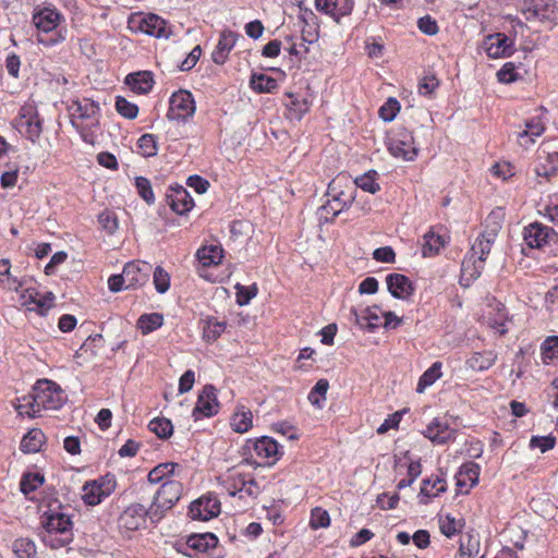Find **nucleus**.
I'll return each instance as SVG.
<instances>
[{"instance_id":"obj_1","label":"nucleus","mask_w":558,"mask_h":558,"mask_svg":"<svg viewBox=\"0 0 558 558\" xmlns=\"http://www.w3.org/2000/svg\"><path fill=\"white\" fill-rule=\"evenodd\" d=\"M66 400V395L54 381L40 379L31 395L19 399L16 411L20 415L36 417L43 410H58Z\"/></svg>"},{"instance_id":"obj_2","label":"nucleus","mask_w":558,"mask_h":558,"mask_svg":"<svg viewBox=\"0 0 558 558\" xmlns=\"http://www.w3.org/2000/svg\"><path fill=\"white\" fill-rule=\"evenodd\" d=\"M247 463L243 460L238 465L227 470L217 477L219 485L226 489L230 496L239 495L240 498H256L260 488L255 478L244 471Z\"/></svg>"},{"instance_id":"obj_3","label":"nucleus","mask_w":558,"mask_h":558,"mask_svg":"<svg viewBox=\"0 0 558 558\" xmlns=\"http://www.w3.org/2000/svg\"><path fill=\"white\" fill-rule=\"evenodd\" d=\"M43 524L46 530L43 541L52 549L62 548L72 542L73 523L69 514L61 511L46 512Z\"/></svg>"},{"instance_id":"obj_4","label":"nucleus","mask_w":558,"mask_h":558,"mask_svg":"<svg viewBox=\"0 0 558 558\" xmlns=\"http://www.w3.org/2000/svg\"><path fill=\"white\" fill-rule=\"evenodd\" d=\"M63 21V15L54 8L44 7L35 11L33 14V23L36 28L43 33H50L54 31L53 36L49 39L38 36V44L47 47L62 43L65 39V32L58 29V27Z\"/></svg>"},{"instance_id":"obj_5","label":"nucleus","mask_w":558,"mask_h":558,"mask_svg":"<svg viewBox=\"0 0 558 558\" xmlns=\"http://www.w3.org/2000/svg\"><path fill=\"white\" fill-rule=\"evenodd\" d=\"M244 450L251 456L244 461L250 465L274 464L281 456L279 445L270 437L264 436L254 441L248 440Z\"/></svg>"},{"instance_id":"obj_6","label":"nucleus","mask_w":558,"mask_h":558,"mask_svg":"<svg viewBox=\"0 0 558 558\" xmlns=\"http://www.w3.org/2000/svg\"><path fill=\"white\" fill-rule=\"evenodd\" d=\"M182 485L178 481H166L161 484L150 505V520L158 522L180 499Z\"/></svg>"},{"instance_id":"obj_7","label":"nucleus","mask_w":558,"mask_h":558,"mask_svg":"<svg viewBox=\"0 0 558 558\" xmlns=\"http://www.w3.org/2000/svg\"><path fill=\"white\" fill-rule=\"evenodd\" d=\"M14 128L27 140L36 143L43 132V125L34 105L26 104L20 109Z\"/></svg>"},{"instance_id":"obj_8","label":"nucleus","mask_w":558,"mask_h":558,"mask_svg":"<svg viewBox=\"0 0 558 558\" xmlns=\"http://www.w3.org/2000/svg\"><path fill=\"white\" fill-rule=\"evenodd\" d=\"M521 11L527 21L558 23V4L555 0H523Z\"/></svg>"},{"instance_id":"obj_9","label":"nucleus","mask_w":558,"mask_h":558,"mask_svg":"<svg viewBox=\"0 0 558 558\" xmlns=\"http://www.w3.org/2000/svg\"><path fill=\"white\" fill-rule=\"evenodd\" d=\"M388 150L392 156L408 161L414 160L418 153L414 136L407 129H399L389 137Z\"/></svg>"},{"instance_id":"obj_10","label":"nucleus","mask_w":558,"mask_h":558,"mask_svg":"<svg viewBox=\"0 0 558 558\" xmlns=\"http://www.w3.org/2000/svg\"><path fill=\"white\" fill-rule=\"evenodd\" d=\"M117 483L113 476H105L96 481L87 482L83 486L82 498L89 506L99 505L116 489Z\"/></svg>"},{"instance_id":"obj_11","label":"nucleus","mask_w":558,"mask_h":558,"mask_svg":"<svg viewBox=\"0 0 558 558\" xmlns=\"http://www.w3.org/2000/svg\"><path fill=\"white\" fill-rule=\"evenodd\" d=\"M196 105L193 95L189 90L180 89L172 94L167 117L170 120H186L195 113Z\"/></svg>"},{"instance_id":"obj_12","label":"nucleus","mask_w":558,"mask_h":558,"mask_svg":"<svg viewBox=\"0 0 558 558\" xmlns=\"http://www.w3.org/2000/svg\"><path fill=\"white\" fill-rule=\"evenodd\" d=\"M149 511L150 507L146 509L141 504L130 505L119 517V529L125 532H134L141 529L145 524L146 518L150 519Z\"/></svg>"},{"instance_id":"obj_13","label":"nucleus","mask_w":558,"mask_h":558,"mask_svg":"<svg viewBox=\"0 0 558 558\" xmlns=\"http://www.w3.org/2000/svg\"><path fill=\"white\" fill-rule=\"evenodd\" d=\"M513 46V40L504 33L488 35L482 44L487 56L493 59L510 57L514 51Z\"/></svg>"},{"instance_id":"obj_14","label":"nucleus","mask_w":558,"mask_h":558,"mask_svg":"<svg viewBox=\"0 0 558 558\" xmlns=\"http://www.w3.org/2000/svg\"><path fill=\"white\" fill-rule=\"evenodd\" d=\"M220 513V501L215 496H203L193 501L189 514L193 520L208 521Z\"/></svg>"},{"instance_id":"obj_15","label":"nucleus","mask_w":558,"mask_h":558,"mask_svg":"<svg viewBox=\"0 0 558 558\" xmlns=\"http://www.w3.org/2000/svg\"><path fill=\"white\" fill-rule=\"evenodd\" d=\"M456 429L444 418H434L423 432V435L436 445L447 444L456 438Z\"/></svg>"},{"instance_id":"obj_16","label":"nucleus","mask_w":558,"mask_h":558,"mask_svg":"<svg viewBox=\"0 0 558 558\" xmlns=\"http://www.w3.org/2000/svg\"><path fill=\"white\" fill-rule=\"evenodd\" d=\"M151 266L148 263H128L123 268L125 289H135L147 282Z\"/></svg>"},{"instance_id":"obj_17","label":"nucleus","mask_w":558,"mask_h":558,"mask_svg":"<svg viewBox=\"0 0 558 558\" xmlns=\"http://www.w3.org/2000/svg\"><path fill=\"white\" fill-rule=\"evenodd\" d=\"M554 235V230L539 222H533L524 228L523 239L527 246L532 248H542Z\"/></svg>"},{"instance_id":"obj_18","label":"nucleus","mask_w":558,"mask_h":558,"mask_svg":"<svg viewBox=\"0 0 558 558\" xmlns=\"http://www.w3.org/2000/svg\"><path fill=\"white\" fill-rule=\"evenodd\" d=\"M317 11L331 16L336 22L347 16L353 9L352 0H315Z\"/></svg>"},{"instance_id":"obj_19","label":"nucleus","mask_w":558,"mask_h":558,"mask_svg":"<svg viewBox=\"0 0 558 558\" xmlns=\"http://www.w3.org/2000/svg\"><path fill=\"white\" fill-rule=\"evenodd\" d=\"M219 402L217 400L216 388L206 385L198 395L196 407L193 414L196 416L201 413L204 416H211L218 412Z\"/></svg>"},{"instance_id":"obj_20","label":"nucleus","mask_w":558,"mask_h":558,"mask_svg":"<svg viewBox=\"0 0 558 558\" xmlns=\"http://www.w3.org/2000/svg\"><path fill=\"white\" fill-rule=\"evenodd\" d=\"M498 230L499 226L496 225L490 230H487L483 234H481L473 243L471 247V255L472 257H476L480 260V264H484V262L486 260V255L492 250Z\"/></svg>"},{"instance_id":"obj_21","label":"nucleus","mask_w":558,"mask_h":558,"mask_svg":"<svg viewBox=\"0 0 558 558\" xmlns=\"http://www.w3.org/2000/svg\"><path fill=\"white\" fill-rule=\"evenodd\" d=\"M389 292L397 299L405 300L413 294L414 288L408 277L401 274H390L386 277Z\"/></svg>"},{"instance_id":"obj_22","label":"nucleus","mask_w":558,"mask_h":558,"mask_svg":"<svg viewBox=\"0 0 558 558\" xmlns=\"http://www.w3.org/2000/svg\"><path fill=\"white\" fill-rule=\"evenodd\" d=\"M138 28L143 33L157 38H168L170 35L167 22L156 14L144 16L140 22Z\"/></svg>"},{"instance_id":"obj_23","label":"nucleus","mask_w":558,"mask_h":558,"mask_svg":"<svg viewBox=\"0 0 558 558\" xmlns=\"http://www.w3.org/2000/svg\"><path fill=\"white\" fill-rule=\"evenodd\" d=\"M236 43V34L231 31H223L219 41L213 51V61L216 64H223Z\"/></svg>"},{"instance_id":"obj_24","label":"nucleus","mask_w":558,"mask_h":558,"mask_svg":"<svg viewBox=\"0 0 558 558\" xmlns=\"http://www.w3.org/2000/svg\"><path fill=\"white\" fill-rule=\"evenodd\" d=\"M480 466L476 463L463 464L457 474V486L468 493L478 482Z\"/></svg>"},{"instance_id":"obj_25","label":"nucleus","mask_w":558,"mask_h":558,"mask_svg":"<svg viewBox=\"0 0 558 558\" xmlns=\"http://www.w3.org/2000/svg\"><path fill=\"white\" fill-rule=\"evenodd\" d=\"M355 199L354 194H348L342 196H329L327 203L320 207L322 216L331 215L332 218L337 217L344 209L349 208ZM327 220L328 217L325 216Z\"/></svg>"},{"instance_id":"obj_26","label":"nucleus","mask_w":558,"mask_h":558,"mask_svg":"<svg viewBox=\"0 0 558 558\" xmlns=\"http://www.w3.org/2000/svg\"><path fill=\"white\" fill-rule=\"evenodd\" d=\"M25 286L24 279H19L11 271V263L3 258L0 260V287L10 291L19 292Z\"/></svg>"},{"instance_id":"obj_27","label":"nucleus","mask_w":558,"mask_h":558,"mask_svg":"<svg viewBox=\"0 0 558 558\" xmlns=\"http://www.w3.org/2000/svg\"><path fill=\"white\" fill-rule=\"evenodd\" d=\"M186 544L197 553L209 554L218 545V538L211 533L191 535Z\"/></svg>"},{"instance_id":"obj_28","label":"nucleus","mask_w":558,"mask_h":558,"mask_svg":"<svg viewBox=\"0 0 558 558\" xmlns=\"http://www.w3.org/2000/svg\"><path fill=\"white\" fill-rule=\"evenodd\" d=\"M223 250L218 244H210L197 251V258L204 267L217 266L221 263Z\"/></svg>"},{"instance_id":"obj_29","label":"nucleus","mask_w":558,"mask_h":558,"mask_svg":"<svg viewBox=\"0 0 558 558\" xmlns=\"http://www.w3.org/2000/svg\"><path fill=\"white\" fill-rule=\"evenodd\" d=\"M125 83L137 94H147L153 88V77L149 72H137L129 74Z\"/></svg>"},{"instance_id":"obj_30","label":"nucleus","mask_w":558,"mask_h":558,"mask_svg":"<svg viewBox=\"0 0 558 558\" xmlns=\"http://www.w3.org/2000/svg\"><path fill=\"white\" fill-rule=\"evenodd\" d=\"M230 425L235 433H246L253 426V414L245 407H239L231 416Z\"/></svg>"},{"instance_id":"obj_31","label":"nucleus","mask_w":558,"mask_h":558,"mask_svg":"<svg viewBox=\"0 0 558 558\" xmlns=\"http://www.w3.org/2000/svg\"><path fill=\"white\" fill-rule=\"evenodd\" d=\"M544 132V126L537 120L525 122V129L517 134L520 146L527 148L535 142V138Z\"/></svg>"},{"instance_id":"obj_32","label":"nucleus","mask_w":558,"mask_h":558,"mask_svg":"<svg viewBox=\"0 0 558 558\" xmlns=\"http://www.w3.org/2000/svg\"><path fill=\"white\" fill-rule=\"evenodd\" d=\"M497 360L493 351L475 352L468 360V366L475 372H484L490 368Z\"/></svg>"},{"instance_id":"obj_33","label":"nucleus","mask_w":558,"mask_h":558,"mask_svg":"<svg viewBox=\"0 0 558 558\" xmlns=\"http://www.w3.org/2000/svg\"><path fill=\"white\" fill-rule=\"evenodd\" d=\"M355 187L347 174H339L328 185L327 196H342L354 194Z\"/></svg>"},{"instance_id":"obj_34","label":"nucleus","mask_w":558,"mask_h":558,"mask_svg":"<svg viewBox=\"0 0 558 558\" xmlns=\"http://www.w3.org/2000/svg\"><path fill=\"white\" fill-rule=\"evenodd\" d=\"M288 101L286 107L288 116L291 120H301V118L308 111L310 102L305 98H299L292 93L287 94Z\"/></svg>"},{"instance_id":"obj_35","label":"nucleus","mask_w":558,"mask_h":558,"mask_svg":"<svg viewBox=\"0 0 558 558\" xmlns=\"http://www.w3.org/2000/svg\"><path fill=\"white\" fill-rule=\"evenodd\" d=\"M45 442V435L40 429H31L21 441V450L26 453L38 452Z\"/></svg>"},{"instance_id":"obj_36","label":"nucleus","mask_w":558,"mask_h":558,"mask_svg":"<svg viewBox=\"0 0 558 558\" xmlns=\"http://www.w3.org/2000/svg\"><path fill=\"white\" fill-rule=\"evenodd\" d=\"M446 489H447L446 481L438 475H436V476L433 475L423 481L422 487H421V494L423 496L432 498V497L439 496L441 493L446 492Z\"/></svg>"},{"instance_id":"obj_37","label":"nucleus","mask_w":558,"mask_h":558,"mask_svg":"<svg viewBox=\"0 0 558 558\" xmlns=\"http://www.w3.org/2000/svg\"><path fill=\"white\" fill-rule=\"evenodd\" d=\"M71 108L74 111V114H77L81 119L95 118L99 112L98 104L88 98L74 101Z\"/></svg>"},{"instance_id":"obj_38","label":"nucleus","mask_w":558,"mask_h":558,"mask_svg":"<svg viewBox=\"0 0 558 558\" xmlns=\"http://www.w3.org/2000/svg\"><path fill=\"white\" fill-rule=\"evenodd\" d=\"M162 324L163 316L159 313H151L140 316L136 326L143 335H148L161 327Z\"/></svg>"},{"instance_id":"obj_39","label":"nucleus","mask_w":558,"mask_h":558,"mask_svg":"<svg viewBox=\"0 0 558 558\" xmlns=\"http://www.w3.org/2000/svg\"><path fill=\"white\" fill-rule=\"evenodd\" d=\"M177 468H179V465L172 462L158 464L148 473L149 483L158 484L169 481L168 477L174 474Z\"/></svg>"},{"instance_id":"obj_40","label":"nucleus","mask_w":558,"mask_h":558,"mask_svg":"<svg viewBox=\"0 0 558 558\" xmlns=\"http://www.w3.org/2000/svg\"><path fill=\"white\" fill-rule=\"evenodd\" d=\"M378 173L375 170H369L366 173L355 178L353 184L365 192L375 194L380 190V185L377 182Z\"/></svg>"},{"instance_id":"obj_41","label":"nucleus","mask_w":558,"mask_h":558,"mask_svg":"<svg viewBox=\"0 0 558 558\" xmlns=\"http://www.w3.org/2000/svg\"><path fill=\"white\" fill-rule=\"evenodd\" d=\"M441 376V363L435 362L421 376L417 384V392L422 393L427 387L432 386Z\"/></svg>"},{"instance_id":"obj_42","label":"nucleus","mask_w":558,"mask_h":558,"mask_svg":"<svg viewBox=\"0 0 558 558\" xmlns=\"http://www.w3.org/2000/svg\"><path fill=\"white\" fill-rule=\"evenodd\" d=\"M12 550L17 558H34L37 554L35 543L28 538L15 539Z\"/></svg>"},{"instance_id":"obj_43","label":"nucleus","mask_w":558,"mask_h":558,"mask_svg":"<svg viewBox=\"0 0 558 558\" xmlns=\"http://www.w3.org/2000/svg\"><path fill=\"white\" fill-rule=\"evenodd\" d=\"M250 84L258 93H271L277 88V81L265 74H253Z\"/></svg>"},{"instance_id":"obj_44","label":"nucleus","mask_w":558,"mask_h":558,"mask_svg":"<svg viewBox=\"0 0 558 558\" xmlns=\"http://www.w3.org/2000/svg\"><path fill=\"white\" fill-rule=\"evenodd\" d=\"M483 268L484 264H480L476 257L470 255L462 262V279L471 280L478 278Z\"/></svg>"},{"instance_id":"obj_45","label":"nucleus","mask_w":558,"mask_h":558,"mask_svg":"<svg viewBox=\"0 0 558 558\" xmlns=\"http://www.w3.org/2000/svg\"><path fill=\"white\" fill-rule=\"evenodd\" d=\"M149 430L156 434L159 438H168L173 433V425L170 420L166 417H156L149 422Z\"/></svg>"},{"instance_id":"obj_46","label":"nucleus","mask_w":558,"mask_h":558,"mask_svg":"<svg viewBox=\"0 0 558 558\" xmlns=\"http://www.w3.org/2000/svg\"><path fill=\"white\" fill-rule=\"evenodd\" d=\"M329 384L326 379H319L308 393V401L316 408L320 409L326 400V393Z\"/></svg>"},{"instance_id":"obj_47","label":"nucleus","mask_w":558,"mask_h":558,"mask_svg":"<svg viewBox=\"0 0 558 558\" xmlns=\"http://www.w3.org/2000/svg\"><path fill=\"white\" fill-rule=\"evenodd\" d=\"M445 245V240L442 236L435 234L434 232H428L424 236L423 244V255L424 256H433L439 252L441 247Z\"/></svg>"},{"instance_id":"obj_48","label":"nucleus","mask_w":558,"mask_h":558,"mask_svg":"<svg viewBox=\"0 0 558 558\" xmlns=\"http://www.w3.org/2000/svg\"><path fill=\"white\" fill-rule=\"evenodd\" d=\"M226 323L209 318L204 327V338L208 342L216 341L225 331Z\"/></svg>"},{"instance_id":"obj_49","label":"nucleus","mask_w":558,"mask_h":558,"mask_svg":"<svg viewBox=\"0 0 558 558\" xmlns=\"http://www.w3.org/2000/svg\"><path fill=\"white\" fill-rule=\"evenodd\" d=\"M352 313L355 316V323L363 326V322L368 323V328L373 329L378 326V322L380 320V311L378 307H368L365 313L360 316L355 310H352Z\"/></svg>"},{"instance_id":"obj_50","label":"nucleus","mask_w":558,"mask_h":558,"mask_svg":"<svg viewBox=\"0 0 558 558\" xmlns=\"http://www.w3.org/2000/svg\"><path fill=\"white\" fill-rule=\"evenodd\" d=\"M558 359V336L548 337L542 344V360L544 363Z\"/></svg>"},{"instance_id":"obj_51","label":"nucleus","mask_w":558,"mask_h":558,"mask_svg":"<svg viewBox=\"0 0 558 558\" xmlns=\"http://www.w3.org/2000/svg\"><path fill=\"white\" fill-rule=\"evenodd\" d=\"M330 525V517L327 510L316 507L312 510L310 526L313 530L328 527Z\"/></svg>"},{"instance_id":"obj_52","label":"nucleus","mask_w":558,"mask_h":558,"mask_svg":"<svg viewBox=\"0 0 558 558\" xmlns=\"http://www.w3.org/2000/svg\"><path fill=\"white\" fill-rule=\"evenodd\" d=\"M439 529L444 535L451 537L460 532L462 523L451 515H445L439 520Z\"/></svg>"},{"instance_id":"obj_53","label":"nucleus","mask_w":558,"mask_h":558,"mask_svg":"<svg viewBox=\"0 0 558 558\" xmlns=\"http://www.w3.org/2000/svg\"><path fill=\"white\" fill-rule=\"evenodd\" d=\"M44 484V476L38 473H31L23 476L21 481V490L28 495Z\"/></svg>"},{"instance_id":"obj_54","label":"nucleus","mask_w":558,"mask_h":558,"mask_svg":"<svg viewBox=\"0 0 558 558\" xmlns=\"http://www.w3.org/2000/svg\"><path fill=\"white\" fill-rule=\"evenodd\" d=\"M116 109L122 117L126 119H135L138 113V107L121 96L116 98Z\"/></svg>"},{"instance_id":"obj_55","label":"nucleus","mask_w":558,"mask_h":558,"mask_svg":"<svg viewBox=\"0 0 558 558\" xmlns=\"http://www.w3.org/2000/svg\"><path fill=\"white\" fill-rule=\"evenodd\" d=\"M137 147L144 157H151L157 154V145L154 135L144 134L138 138Z\"/></svg>"},{"instance_id":"obj_56","label":"nucleus","mask_w":558,"mask_h":558,"mask_svg":"<svg viewBox=\"0 0 558 558\" xmlns=\"http://www.w3.org/2000/svg\"><path fill=\"white\" fill-rule=\"evenodd\" d=\"M98 222L108 234H113L119 227L117 215L110 210L102 211L98 216Z\"/></svg>"},{"instance_id":"obj_57","label":"nucleus","mask_w":558,"mask_h":558,"mask_svg":"<svg viewBox=\"0 0 558 558\" xmlns=\"http://www.w3.org/2000/svg\"><path fill=\"white\" fill-rule=\"evenodd\" d=\"M400 110V105L397 99L389 98L379 109V117L384 121H392Z\"/></svg>"},{"instance_id":"obj_58","label":"nucleus","mask_w":558,"mask_h":558,"mask_svg":"<svg viewBox=\"0 0 558 558\" xmlns=\"http://www.w3.org/2000/svg\"><path fill=\"white\" fill-rule=\"evenodd\" d=\"M20 292V303L22 306L27 307L29 311H35V302L38 298V292L34 288H21Z\"/></svg>"},{"instance_id":"obj_59","label":"nucleus","mask_w":558,"mask_h":558,"mask_svg":"<svg viewBox=\"0 0 558 558\" xmlns=\"http://www.w3.org/2000/svg\"><path fill=\"white\" fill-rule=\"evenodd\" d=\"M154 284L159 293H165L170 286V276L160 266L155 268L154 271Z\"/></svg>"},{"instance_id":"obj_60","label":"nucleus","mask_w":558,"mask_h":558,"mask_svg":"<svg viewBox=\"0 0 558 558\" xmlns=\"http://www.w3.org/2000/svg\"><path fill=\"white\" fill-rule=\"evenodd\" d=\"M135 184H136V189H137L138 194L141 195V197L148 204L153 203L154 202V193L151 190L150 182L143 177H138V178H136Z\"/></svg>"},{"instance_id":"obj_61","label":"nucleus","mask_w":558,"mask_h":558,"mask_svg":"<svg viewBox=\"0 0 558 558\" xmlns=\"http://www.w3.org/2000/svg\"><path fill=\"white\" fill-rule=\"evenodd\" d=\"M498 81L505 84L512 83L517 81L518 73L515 72V66L512 62H507L502 65V68L497 72Z\"/></svg>"},{"instance_id":"obj_62","label":"nucleus","mask_w":558,"mask_h":558,"mask_svg":"<svg viewBox=\"0 0 558 558\" xmlns=\"http://www.w3.org/2000/svg\"><path fill=\"white\" fill-rule=\"evenodd\" d=\"M438 85L439 82L434 75L424 76L418 83V93L424 96H432Z\"/></svg>"},{"instance_id":"obj_63","label":"nucleus","mask_w":558,"mask_h":558,"mask_svg":"<svg viewBox=\"0 0 558 558\" xmlns=\"http://www.w3.org/2000/svg\"><path fill=\"white\" fill-rule=\"evenodd\" d=\"M531 447L539 448L542 452H545L555 446V437L551 436H534L530 441Z\"/></svg>"},{"instance_id":"obj_64","label":"nucleus","mask_w":558,"mask_h":558,"mask_svg":"<svg viewBox=\"0 0 558 558\" xmlns=\"http://www.w3.org/2000/svg\"><path fill=\"white\" fill-rule=\"evenodd\" d=\"M53 300L54 296L51 292L44 295L38 293L37 301L35 302V311H38L40 314H45L53 306Z\"/></svg>"}]
</instances>
